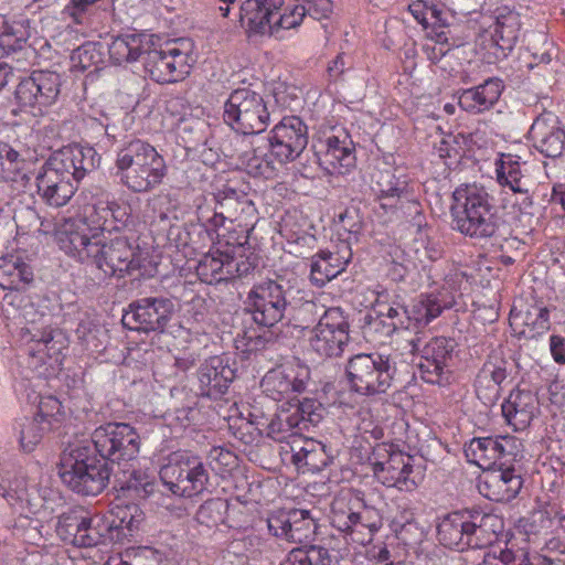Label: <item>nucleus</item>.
Segmentation results:
<instances>
[{
	"instance_id": "obj_1",
	"label": "nucleus",
	"mask_w": 565,
	"mask_h": 565,
	"mask_svg": "<svg viewBox=\"0 0 565 565\" xmlns=\"http://www.w3.org/2000/svg\"><path fill=\"white\" fill-rule=\"evenodd\" d=\"M88 441H78L64 449L58 475L71 490L83 495L102 493L117 477L115 468L127 471L130 461L137 459L141 438L128 423L109 422L98 426Z\"/></svg>"
},
{
	"instance_id": "obj_2",
	"label": "nucleus",
	"mask_w": 565,
	"mask_h": 565,
	"mask_svg": "<svg viewBox=\"0 0 565 565\" xmlns=\"http://www.w3.org/2000/svg\"><path fill=\"white\" fill-rule=\"evenodd\" d=\"M61 247L82 263L95 264L106 276L124 277L137 269L135 247L127 236L106 237L86 220L72 223L60 234Z\"/></svg>"
},
{
	"instance_id": "obj_3",
	"label": "nucleus",
	"mask_w": 565,
	"mask_h": 565,
	"mask_svg": "<svg viewBox=\"0 0 565 565\" xmlns=\"http://www.w3.org/2000/svg\"><path fill=\"white\" fill-rule=\"evenodd\" d=\"M451 215L455 228L472 238L493 237L501 224L494 199L484 186L462 184L452 193Z\"/></svg>"
},
{
	"instance_id": "obj_4",
	"label": "nucleus",
	"mask_w": 565,
	"mask_h": 565,
	"mask_svg": "<svg viewBox=\"0 0 565 565\" xmlns=\"http://www.w3.org/2000/svg\"><path fill=\"white\" fill-rule=\"evenodd\" d=\"M116 177L135 193H146L158 186L167 174L163 157L149 142L134 138L117 151Z\"/></svg>"
},
{
	"instance_id": "obj_5",
	"label": "nucleus",
	"mask_w": 565,
	"mask_h": 565,
	"mask_svg": "<svg viewBox=\"0 0 565 565\" xmlns=\"http://www.w3.org/2000/svg\"><path fill=\"white\" fill-rule=\"evenodd\" d=\"M394 373L391 356L377 352L355 354L345 365L351 391L363 396L386 393L392 386Z\"/></svg>"
},
{
	"instance_id": "obj_6",
	"label": "nucleus",
	"mask_w": 565,
	"mask_h": 565,
	"mask_svg": "<svg viewBox=\"0 0 565 565\" xmlns=\"http://www.w3.org/2000/svg\"><path fill=\"white\" fill-rule=\"evenodd\" d=\"M298 289L284 279H266L255 284L247 294L246 310L255 323L273 328L285 320L292 296Z\"/></svg>"
},
{
	"instance_id": "obj_7",
	"label": "nucleus",
	"mask_w": 565,
	"mask_h": 565,
	"mask_svg": "<svg viewBox=\"0 0 565 565\" xmlns=\"http://www.w3.org/2000/svg\"><path fill=\"white\" fill-rule=\"evenodd\" d=\"M159 476L163 484L179 497L199 495L210 483V473L202 459L186 451L172 452Z\"/></svg>"
},
{
	"instance_id": "obj_8",
	"label": "nucleus",
	"mask_w": 565,
	"mask_h": 565,
	"mask_svg": "<svg viewBox=\"0 0 565 565\" xmlns=\"http://www.w3.org/2000/svg\"><path fill=\"white\" fill-rule=\"evenodd\" d=\"M269 117L262 95L246 87L233 90L224 104V122L242 135L264 132Z\"/></svg>"
},
{
	"instance_id": "obj_9",
	"label": "nucleus",
	"mask_w": 565,
	"mask_h": 565,
	"mask_svg": "<svg viewBox=\"0 0 565 565\" xmlns=\"http://www.w3.org/2000/svg\"><path fill=\"white\" fill-rule=\"evenodd\" d=\"M490 516L480 511H456L446 515L437 526L439 542L458 551L482 548L490 543L484 521Z\"/></svg>"
},
{
	"instance_id": "obj_10",
	"label": "nucleus",
	"mask_w": 565,
	"mask_h": 565,
	"mask_svg": "<svg viewBox=\"0 0 565 565\" xmlns=\"http://www.w3.org/2000/svg\"><path fill=\"white\" fill-rule=\"evenodd\" d=\"M40 315L39 303L23 306L21 317L25 326L21 327L20 339L25 344H34L28 349L29 355L36 356L39 354L41 361H43V355H46L57 361L63 350L67 348V338L62 330L50 328L47 322H43Z\"/></svg>"
},
{
	"instance_id": "obj_11",
	"label": "nucleus",
	"mask_w": 565,
	"mask_h": 565,
	"mask_svg": "<svg viewBox=\"0 0 565 565\" xmlns=\"http://www.w3.org/2000/svg\"><path fill=\"white\" fill-rule=\"evenodd\" d=\"M192 44L186 39H178L166 43L160 49L146 52L145 71L157 83H173L190 73Z\"/></svg>"
},
{
	"instance_id": "obj_12",
	"label": "nucleus",
	"mask_w": 565,
	"mask_h": 565,
	"mask_svg": "<svg viewBox=\"0 0 565 565\" xmlns=\"http://www.w3.org/2000/svg\"><path fill=\"white\" fill-rule=\"evenodd\" d=\"M412 352H422L418 370L420 377L430 384L446 385L449 383V363L454 359L457 343L454 339L435 337L422 349V337L419 332L411 339Z\"/></svg>"
},
{
	"instance_id": "obj_13",
	"label": "nucleus",
	"mask_w": 565,
	"mask_h": 565,
	"mask_svg": "<svg viewBox=\"0 0 565 565\" xmlns=\"http://www.w3.org/2000/svg\"><path fill=\"white\" fill-rule=\"evenodd\" d=\"M174 313V303L166 297H145L131 301L125 309L121 322L138 332H164Z\"/></svg>"
},
{
	"instance_id": "obj_14",
	"label": "nucleus",
	"mask_w": 565,
	"mask_h": 565,
	"mask_svg": "<svg viewBox=\"0 0 565 565\" xmlns=\"http://www.w3.org/2000/svg\"><path fill=\"white\" fill-rule=\"evenodd\" d=\"M349 328V321L341 308H328L321 320L312 327L309 344L320 356H340L350 340Z\"/></svg>"
},
{
	"instance_id": "obj_15",
	"label": "nucleus",
	"mask_w": 565,
	"mask_h": 565,
	"mask_svg": "<svg viewBox=\"0 0 565 565\" xmlns=\"http://www.w3.org/2000/svg\"><path fill=\"white\" fill-rule=\"evenodd\" d=\"M279 166L300 157L308 145V127L298 116L284 117L265 138Z\"/></svg>"
},
{
	"instance_id": "obj_16",
	"label": "nucleus",
	"mask_w": 565,
	"mask_h": 565,
	"mask_svg": "<svg viewBox=\"0 0 565 565\" xmlns=\"http://www.w3.org/2000/svg\"><path fill=\"white\" fill-rule=\"evenodd\" d=\"M271 535L290 543L311 541L317 534V518L303 509L277 510L267 518Z\"/></svg>"
},
{
	"instance_id": "obj_17",
	"label": "nucleus",
	"mask_w": 565,
	"mask_h": 565,
	"mask_svg": "<svg viewBox=\"0 0 565 565\" xmlns=\"http://www.w3.org/2000/svg\"><path fill=\"white\" fill-rule=\"evenodd\" d=\"M61 76L52 71H34L18 84L14 95L20 107L42 110L57 99L61 92Z\"/></svg>"
},
{
	"instance_id": "obj_18",
	"label": "nucleus",
	"mask_w": 565,
	"mask_h": 565,
	"mask_svg": "<svg viewBox=\"0 0 565 565\" xmlns=\"http://www.w3.org/2000/svg\"><path fill=\"white\" fill-rule=\"evenodd\" d=\"M529 137L535 149L547 158H558L565 151V129L553 113L545 111L537 116Z\"/></svg>"
},
{
	"instance_id": "obj_19",
	"label": "nucleus",
	"mask_w": 565,
	"mask_h": 565,
	"mask_svg": "<svg viewBox=\"0 0 565 565\" xmlns=\"http://www.w3.org/2000/svg\"><path fill=\"white\" fill-rule=\"evenodd\" d=\"M235 377V371L221 356H211L198 370L200 394L217 398L225 394Z\"/></svg>"
},
{
	"instance_id": "obj_20",
	"label": "nucleus",
	"mask_w": 565,
	"mask_h": 565,
	"mask_svg": "<svg viewBox=\"0 0 565 565\" xmlns=\"http://www.w3.org/2000/svg\"><path fill=\"white\" fill-rule=\"evenodd\" d=\"M284 0H246L239 10V21L248 32L273 35V21Z\"/></svg>"
},
{
	"instance_id": "obj_21",
	"label": "nucleus",
	"mask_w": 565,
	"mask_h": 565,
	"mask_svg": "<svg viewBox=\"0 0 565 565\" xmlns=\"http://www.w3.org/2000/svg\"><path fill=\"white\" fill-rule=\"evenodd\" d=\"M502 416L515 431L530 426L537 411V399L527 390H513L501 405Z\"/></svg>"
},
{
	"instance_id": "obj_22",
	"label": "nucleus",
	"mask_w": 565,
	"mask_h": 565,
	"mask_svg": "<svg viewBox=\"0 0 565 565\" xmlns=\"http://www.w3.org/2000/svg\"><path fill=\"white\" fill-rule=\"evenodd\" d=\"M309 379V370L299 367L291 374L285 370H270L263 379L262 386L273 399L288 397L290 393L300 394L306 391Z\"/></svg>"
},
{
	"instance_id": "obj_23",
	"label": "nucleus",
	"mask_w": 565,
	"mask_h": 565,
	"mask_svg": "<svg viewBox=\"0 0 565 565\" xmlns=\"http://www.w3.org/2000/svg\"><path fill=\"white\" fill-rule=\"evenodd\" d=\"M52 156L72 173L77 182L83 180L87 173L93 172L100 161L94 148L81 145H68L55 151Z\"/></svg>"
},
{
	"instance_id": "obj_24",
	"label": "nucleus",
	"mask_w": 565,
	"mask_h": 565,
	"mask_svg": "<svg viewBox=\"0 0 565 565\" xmlns=\"http://www.w3.org/2000/svg\"><path fill=\"white\" fill-rule=\"evenodd\" d=\"M134 461L127 466V471L115 468L117 477H114V488L120 492L121 497L132 500H146L156 489L153 477L148 476L141 470L134 469ZM124 468V466H121Z\"/></svg>"
},
{
	"instance_id": "obj_25",
	"label": "nucleus",
	"mask_w": 565,
	"mask_h": 565,
	"mask_svg": "<svg viewBox=\"0 0 565 565\" xmlns=\"http://www.w3.org/2000/svg\"><path fill=\"white\" fill-rule=\"evenodd\" d=\"M218 210L224 213L230 223L248 226V221L255 216V206L247 194L233 188H225L214 195Z\"/></svg>"
},
{
	"instance_id": "obj_26",
	"label": "nucleus",
	"mask_w": 565,
	"mask_h": 565,
	"mask_svg": "<svg viewBox=\"0 0 565 565\" xmlns=\"http://www.w3.org/2000/svg\"><path fill=\"white\" fill-rule=\"evenodd\" d=\"M67 322L71 328H74L78 341L82 342L88 350L98 351L102 347L100 335L105 334L103 328L95 321L94 316L85 309H82L78 303L76 307H67Z\"/></svg>"
},
{
	"instance_id": "obj_27",
	"label": "nucleus",
	"mask_w": 565,
	"mask_h": 565,
	"mask_svg": "<svg viewBox=\"0 0 565 565\" xmlns=\"http://www.w3.org/2000/svg\"><path fill=\"white\" fill-rule=\"evenodd\" d=\"M503 90L502 81L489 78L483 84L466 89L459 96V105L467 111L479 114L490 109Z\"/></svg>"
},
{
	"instance_id": "obj_28",
	"label": "nucleus",
	"mask_w": 565,
	"mask_h": 565,
	"mask_svg": "<svg viewBox=\"0 0 565 565\" xmlns=\"http://www.w3.org/2000/svg\"><path fill=\"white\" fill-rule=\"evenodd\" d=\"M328 309L315 299H306L301 290L292 296L285 322L294 328L301 330L309 329L321 320Z\"/></svg>"
},
{
	"instance_id": "obj_29",
	"label": "nucleus",
	"mask_w": 565,
	"mask_h": 565,
	"mask_svg": "<svg viewBox=\"0 0 565 565\" xmlns=\"http://www.w3.org/2000/svg\"><path fill=\"white\" fill-rule=\"evenodd\" d=\"M484 484L490 491L487 494L489 499L508 502L518 495L523 480L514 468H497L486 477Z\"/></svg>"
},
{
	"instance_id": "obj_30",
	"label": "nucleus",
	"mask_w": 565,
	"mask_h": 565,
	"mask_svg": "<svg viewBox=\"0 0 565 565\" xmlns=\"http://www.w3.org/2000/svg\"><path fill=\"white\" fill-rule=\"evenodd\" d=\"M303 418L296 405L287 403L281 405L267 425V436L276 441H284L288 437H296L303 430Z\"/></svg>"
},
{
	"instance_id": "obj_31",
	"label": "nucleus",
	"mask_w": 565,
	"mask_h": 565,
	"mask_svg": "<svg viewBox=\"0 0 565 565\" xmlns=\"http://www.w3.org/2000/svg\"><path fill=\"white\" fill-rule=\"evenodd\" d=\"M347 255H340L339 252H320L312 257L310 280L317 287H322L326 282L340 275L348 265L351 252L347 248Z\"/></svg>"
},
{
	"instance_id": "obj_32",
	"label": "nucleus",
	"mask_w": 565,
	"mask_h": 565,
	"mask_svg": "<svg viewBox=\"0 0 565 565\" xmlns=\"http://www.w3.org/2000/svg\"><path fill=\"white\" fill-rule=\"evenodd\" d=\"M31 266L19 255L0 257V288L25 289L33 281Z\"/></svg>"
},
{
	"instance_id": "obj_33",
	"label": "nucleus",
	"mask_w": 565,
	"mask_h": 565,
	"mask_svg": "<svg viewBox=\"0 0 565 565\" xmlns=\"http://www.w3.org/2000/svg\"><path fill=\"white\" fill-rule=\"evenodd\" d=\"M409 460L411 458L403 454H392L387 460L372 463L373 473L384 486L401 488L413 470Z\"/></svg>"
},
{
	"instance_id": "obj_34",
	"label": "nucleus",
	"mask_w": 565,
	"mask_h": 565,
	"mask_svg": "<svg viewBox=\"0 0 565 565\" xmlns=\"http://www.w3.org/2000/svg\"><path fill=\"white\" fill-rule=\"evenodd\" d=\"M129 210L128 205L118 204L117 202H108L104 206L94 207V212L89 216L92 222L96 223V225L90 226L93 233L96 231L110 235L113 231H120L129 222Z\"/></svg>"
},
{
	"instance_id": "obj_35",
	"label": "nucleus",
	"mask_w": 565,
	"mask_h": 565,
	"mask_svg": "<svg viewBox=\"0 0 565 565\" xmlns=\"http://www.w3.org/2000/svg\"><path fill=\"white\" fill-rule=\"evenodd\" d=\"M291 450L292 462L299 468H307L310 472H320L331 461L327 446L315 439H303L298 449L292 446Z\"/></svg>"
},
{
	"instance_id": "obj_36",
	"label": "nucleus",
	"mask_w": 565,
	"mask_h": 565,
	"mask_svg": "<svg viewBox=\"0 0 565 565\" xmlns=\"http://www.w3.org/2000/svg\"><path fill=\"white\" fill-rule=\"evenodd\" d=\"M521 29L520 14L514 11L500 12L497 17L494 31L491 34L493 44L503 56L514 47Z\"/></svg>"
},
{
	"instance_id": "obj_37",
	"label": "nucleus",
	"mask_w": 565,
	"mask_h": 565,
	"mask_svg": "<svg viewBox=\"0 0 565 565\" xmlns=\"http://www.w3.org/2000/svg\"><path fill=\"white\" fill-rule=\"evenodd\" d=\"M526 172V162L508 156L497 168V179L501 185L509 186L514 193L527 194Z\"/></svg>"
},
{
	"instance_id": "obj_38",
	"label": "nucleus",
	"mask_w": 565,
	"mask_h": 565,
	"mask_svg": "<svg viewBox=\"0 0 565 565\" xmlns=\"http://www.w3.org/2000/svg\"><path fill=\"white\" fill-rule=\"evenodd\" d=\"M75 296L66 292L64 295H46L43 296L39 300V308L41 310L40 319L44 320L43 322H47L50 328L52 324H57L60 322L66 323L67 316V307H76L77 302L73 300Z\"/></svg>"
},
{
	"instance_id": "obj_39",
	"label": "nucleus",
	"mask_w": 565,
	"mask_h": 565,
	"mask_svg": "<svg viewBox=\"0 0 565 565\" xmlns=\"http://www.w3.org/2000/svg\"><path fill=\"white\" fill-rule=\"evenodd\" d=\"M244 163L249 174L269 179L276 174L279 161L271 156V147L266 141L264 146L254 147L252 153H246Z\"/></svg>"
},
{
	"instance_id": "obj_40",
	"label": "nucleus",
	"mask_w": 565,
	"mask_h": 565,
	"mask_svg": "<svg viewBox=\"0 0 565 565\" xmlns=\"http://www.w3.org/2000/svg\"><path fill=\"white\" fill-rule=\"evenodd\" d=\"M446 307L447 305L443 303L438 296L434 294L422 295L419 300L408 310L407 323H409V328L412 322H414V327L427 326L440 316Z\"/></svg>"
},
{
	"instance_id": "obj_41",
	"label": "nucleus",
	"mask_w": 565,
	"mask_h": 565,
	"mask_svg": "<svg viewBox=\"0 0 565 565\" xmlns=\"http://www.w3.org/2000/svg\"><path fill=\"white\" fill-rule=\"evenodd\" d=\"M402 329L408 330L409 326H403L402 321H388L383 316H366L362 332L369 342L384 343L394 332Z\"/></svg>"
},
{
	"instance_id": "obj_42",
	"label": "nucleus",
	"mask_w": 565,
	"mask_h": 565,
	"mask_svg": "<svg viewBox=\"0 0 565 565\" xmlns=\"http://www.w3.org/2000/svg\"><path fill=\"white\" fill-rule=\"evenodd\" d=\"M280 565H332V557L328 548L309 545L291 550Z\"/></svg>"
},
{
	"instance_id": "obj_43",
	"label": "nucleus",
	"mask_w": 565,
	"mask_h": 565,
	"mask_svg": "<svg viewBox=\"0 0 565 565\" xmlns=\"http://www.w3.org/2000/svg\"><path fill=\"white\" fill-rule=\"evenodd\" d=\"M0 149L2 157L0 159V181L17 182L19 179L29 180L26 174L22 172L24 160L20 153L6 142L0 146Z\"/></svg>"
},
{
	"instance_id": "obj_44",
	"label": "nucleus",
	"mask_w": 565,
	"mask_h": 565,
	"mask_svg": "<svg viewBox=\"0 0 565 565\" xmlns=\"http://www.w3.org/2000/svg\"><path fill=\"white\" fill-rule=\"evenodd\" d=\"M85 524H87V516L83 511L63 513L56 524V534L63 542L77 546L78 535Z\"/></svg>"
},
{
	"instance_id": "obj_45",
	"label": "nucleus",
	"mask_w": 565,
	"mask_h": 565,
	"mask_svg": "<svg viewBox=\"0 0 565 565\" xmlns=\"http://www.w3.org/2000/svg\"><path fill=\"white\" fill-rule=\"evenodd\" d=\"M512 369L513 362L504 358L502 350H493L478 374L501 385Z\"/></svg>"
},
{
	"instance_id": "obj_46",
	"label": "nucleus",
	"mask_w": 565,
	"mask_h": 565,
	"mask_svg": "<svg viewBox=\"0 0 565 565\" xmlns=\"http://www.w3.org/2000/svg\"><path fill=\"white\" fill-rule=\"evenodd\" d=\"M554 519L545 510H535L529 516L522 518L519 521V527L527 535L540 537L550 534L554 526Z\"/></svg>"
},
{
	"instance_id": "obj_47",
	"label": "nucleus",
	"mask_w": 565,
	"mask_h": 565,
	"mask_svg": "<svg viewBox=\"0 0 565 565\" xmlns=\"http://www.w3.org/2000/svg\"><path fill=\"white\" fill-rule=\"evenodd\" d=\"M227 502L220 498L209 499L202 503L195 514V520L209 529L215 527L224 522L227 511Z\"/></svg>"
},
{
	"instance_id": "obj_48",
	"label": "nucleus",
	"mask_w": 565,
	"mask_h": 565,
	"mask_svg": "<svg viewBox=\"0 0 565 565\" xmlns=\"http://www.w3.org/2000/svg\"><path fill=\"white\" fill-rule=\"evenodd\" d=\"M379 199L404 198L408 193V183L405 179L397 178L391 171L381 172L375 183Z\"/></svg>"
},
{
	"instance_id": "obj_49",
	"label": "nucleus",
	"mask_w": 565,
	"mask_h": 565,
	"mask_svg": "<svg viewBox=\"0 0 565 565\" xmlns=\"http://www.w3.org/2000/svg\"><path fill=\"white\" fill-rule=\"evenodd\" d=\"M379 199L404 198L408 193V183L405 179L397 178L391 171L381 172L375 183Z\"/></svg>"
},
{
	"instance_id": "obj_50",
	"label": "nucleus",
	"mask_w": 565,
	"mask_h": 565,
	"mask_svg": "<svg viewBox=\"0 0 565 565\" xmlns=\"http://www.w3.org/2000/svg\"><path fill=\"white\" fill-rule=\"evenodd\" d=\"M38 191L44 202L51 206L60 207L65 205L74 195L77 188L73 184H45L36 182Z\"/></svg>"
},
{
	"instance_id": "obj_51",
	"label": "nucleus",
	"mask_w": 565,
	"mask_h": 565,
	"mask_svg": "<svg viewBox=\"0 0 565 565\" xmlns=\"http://www.w3.org/2000/svg\"><path fill=\"white\" fill-rule=\"evenodd\" d=\"M36 182L53 184L54 186L56 184H62V182L73 184L76 188L78 184L72 173L63 168V166H61L53 156H51L43 166L42 171L36 178Z\"/></svg>"
},
{
	"instance_id": "obj_52",
	"label": "nucleus",
	"mask_w": 565,
	"mask_h": 565,
	"mask_svg": "<svg viewBox=\"0 0 565 565\" xmlns=\"http://www.w3.org/2000/svg\"><path fill=\"white\" fill-rule=\"evenodd\" d=\"M494 467L513 468L520 443L513 436H495Z\"/></svg>"
},
{
	"instance_id": "obj_53",
	"label": "nucleus",
	"mask_w": 565,
	"mask_h": 565,
	"mask_svg": "<svg viewBox=\"0 0 565 565\" xmlns=\"http://www.w3.org/2000/svg\"><path fill=\"white\" fill-rule=\"evenodd\" d=\"M309 15L308 7L305 4H296L290 9H285L281 12V8L277 10L273 23V35L278 33L280 30H289L300 25L303 18Z\"/></svg>"
},
{
	"instance_id": "obj_54",
	"label": "nucleus",
	"mask_w": 565,
	"mask_h": 565,
	"mask_svg": "<svg viewBox=\"0 0 565 565\" xmlns=\"http://www.w3.org/2000/svg\"><path fill=\"white\" fill-rule=\"evenodd\" d=\"M71 61L73 67H76L81 71L88 70L92 66L97 67V65L102 62L99 44L94 42H86L82 44L72 52Z\"/></svg>"
},
{
	"instance_id": "obj_55",
	"label": "nucleus",
	"mask_w": 565,
	"mask_h": 565,
	"mask_svg": "<svg viewBox=\"0 0 565 565\" xmlns=\"http://www.w3.org/2000/svg\"><path fill=\"white\" fill-rule=\"evenodd\" d=\"M52 427L44 422H41L39 417H34L31 420H28L26 424L22 426L20 431V443L22 448L25 451H32L33 448L41 441L42 437L46 431H49Z\"/></svg>"
},
{
	"instance_id": "obj_56",
	"label": "nucleus",
	"mask_w": 565,
	"mask_h": 565,
	"mask_svg": "<svg viewBox=\"0 0 565 565\" xmlns=\"http://www.w3.org/2000/svg\"><path fill=\"white\" fill-rule=\"evenodd\" d=\"M495 447V437L491 436L473 438L469 445L471 452L479 457V466L487 468L494 467Z\"/></svg>"
},
{
	"instance_id": "obj_57",
	"label": "nucleus",
	"mask_w": 565,
	"mask_h": 565,
	"mask_svg": "<svg viewBox=\"0 0 565 565\" xmlns=\"http://www.w3.org/2000/svg\"><path fill=\"white\" fill-rule=\"evenodd\" d=\"M476 395L486 406H493L500 397L501 385L477 374L475 382Z\"/></svg>"
},
{
	"instance_id": "obj_58",
	"label": "nucleus",
	"mask_w": 565,
	"mask_h": 565,
	"mask_svg": "<svg viewBox=\"0 0 565 565\" xmlns=\"http://www.w3.org/2000/svg\"><path fill=\"white\" fill-rule=\"evenodd\" d=\"M0 495L8 502L22 501L26 495V483L22 477H0Z\"/></svg>"
},
{
	"instance_id": "obj_59",
	"label": "nucleus",
	"mask_w": 565,
	"mask_h": 565,
	"mask_svg": "<svg viewBox=\"0 0 565 565\" xmlns=\"http://www.w3.org/2000/svg\"><path fill=\"white\" fill-rule=\"evenodd\" d=\"M233 259H230L228 256H226V259L224 260L222 258V254L215 256L213 254L204 255L203 258L199 262L198 265V274L203 277L204 279H207L209 277L216 278V275L221 274L224 266L232 268Z\"/></svg>"
},
{
	"instance_id": "obj_60",
	"label": "nucleus",
	"mask_w": 565,
	"mask_h": 565,
	"mask_svg": "<svg viewBox=\"0 0 565 565\" xmlns=\"http://www.w3.org/2000/svg\"><path fill=\"white\" fill-rule=\"evenodd\" d=\"M328 140L332 147V150L335 152L339 163L341 162L342 170H344L345 173L355 163L352 141L348 140L347 137L343 140H340V138L337 136L329 137Z\"/></svg>"
},
{
	"instance_id": "obj_61",
	"label": "nucleus",
	"mask_w": 565,
	"mask_h": 565,
	"mask_svg": "<svg viewBox=\"0 0 565 565\" xmlns=\"http://www.w3.org/2000/svg\"><path fill=\"white\" fill-rule=\"evenodd\" d=\"M524 323L529 327V332L523 330L522 333L527 338H536L545 333L550 329V312L546 308H540L534 315L526 313Z\"/></svg>"
},
{
	"instance_id": "obj_62",
	"label": "nucleus",
	"mask_w": 565,
	"mask_h": 565,
	"mask_svg": "<svg viewBox=\"0 0 565 565\" xmlns=\"http://www.w3.org/2000/svg\"><path fill=\"white\" fill-rule=\"evenodd\" d=\"M63 416V407L61 402L54 396L42 397L39 403V413L36 417L44 422L50 423L53 427V423H58Z\"/></svg>"
},
{
	"instance_id": "obj_63",
	"label": "nucleus",
	"mask_w": 565,
	"mask_h": 565,
	"mask_svg": "<svg viewBox=\"0 0 565 565\" xmlns=\"http://www.w3.org/2000/svg\"><path fill=\"white\" fill-rule=\"evenodd\" d=\"M397 539L406 546H416L423 542L425 537L424 530L413 521L403 523L395 529Z\"/></svg>"
},
{
	"instance_id": "obj_64",
	"label": "nucleus",
	"mask_w": 565,
	"mask_h": 565,
	"mask_svg": "<svg viewBox=\"0 0 565 565\" xmlns=\"http://www.w3.org/2000/svg\"><path fill=\"white\" fill-rule=\"evenodd\" d=\"M543 562L545 565H565V544L558 539L545 543Z\"/></svg>"
}]
</instances>
